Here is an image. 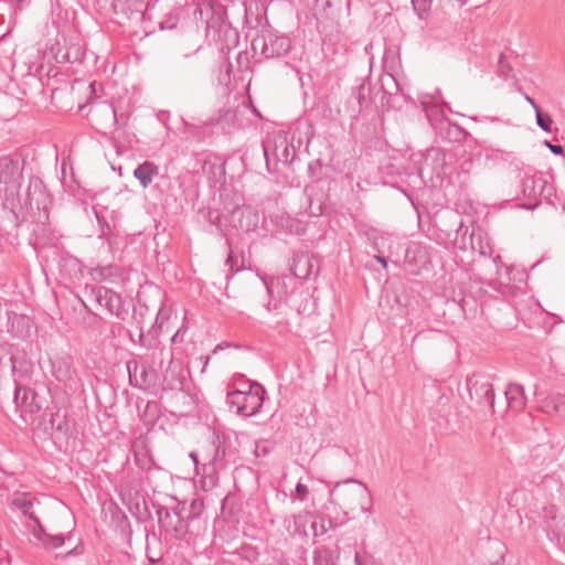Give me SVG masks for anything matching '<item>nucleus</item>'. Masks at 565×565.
<instances>
[{
    "label": "nucleus",
    "mask_w": 565,
    "mask_h": 565,
    "mask_svg": "<svg viewBox=\"0 0 565 565\" xmlns=\"http://www.w3.org/2000/svg\"><path fill=\"white\" fill-rule=\"evenodd\" d=\"M331 502L339 505L347 515L352 518L360 513H370L372 495L369 488L361 481L350 478L337 482L330 490Z\"/></svg>",
    "instance_id": "1"
},
{
    "label": "nucleus",
    "mask_w": 565,
    "mask_h": 565,
    "mask_svg": "<svg viewBox=\"0 0 565 565\" xmlns=\"http://www.w3.org/2000/svg\"><path fill=\"white\" fill-rule=\"evenodd\" d=\"M23 163L18 157H0V183L6 184V203L13 210L20 202Z\"/></svg>",
    "instance_id": "2"
},
{
    "label": "nucleus",
    "mask_w": 565,
    "mask_h": 565,
    "mask_svg": "<svg viewBox=\"0 0 565 565\" xmlns=\"http://www.w3.org/2000/svg\"><path fill=\"white\" fill-rule=\"evenodd\" d=\"M209 461L203 465L204 470L210 475L211 479L220 470L227 466L236 463L238 460V451L232 445V441L224 435H214L209 447Z\"/></svg>",
    "instance_id": "3"
},
{
    "label": "nucleus",
    "mask_w": 565,
    "mask_h": 565,
    "mask_svg": "<svg viewBox=\"0 0 565 565\" xmlns=\"http://www.w3.org/2000/svg\"><path fill=\"white\" fill-rule=\"evenodd\" d=\"M266 391L257 382L248 384V388L236 390L227 394V403L236 408L238 415L250 417L257 414L264 403Z\"/></svg>",
    "instance_id": "4"
},
{
    "label": "nucleus",
    "mask_w": 565,
    "mask_h": 565,
    "mask_svg": "<svg viewBox=\"0 0 565 565\" xmlns=\"http://www.w3.org/2000/svg\"><path fill=\"white\" fill-rule=\"evenodd\" d=\"M252 50L263 58H280L291 50V40L286 35H259L252 41Z\"/></svg>",
    "instance_id": "5"
},
{
    "label": "nucleus",
    "mask_w": 565,
    "mask_h": 565,
    "mask_svg": "<svg viewBox=\"0 0 565 565\" xmlns=\"http://www.w3.org/2000/svg\"><path fill=\"white\" fill-rule=\"evenodd\" d=\"M183 512H185L184 504L180 511H175V520H173V516L166 507H159L157 509L159 526L163 529L167 536L178 541L185 539L189 532V525L186 522L188 519L184 516Z\"/></svg>",
    "instance_id": "6"
},
{
    "label": "nucleus",
    "mask_w": 565,
    "mask_h": 565,
    "mask_svg": "<svg viewBox=\"0 0 565 565\" xmlns=\"http://www.w3.org/2000/svg\"><path fill=\"white\" fill-rule=\"evenodd\" d=\"M467 387L471 401L481 408L493 409L494 391L493 385L486 375L473 374L467 380Z\"/></svg>",
    "instance_id": "7"
},
{
    "label": "nucleus",
    "mask_w": 565,
    "mask_h": 565,
    "mask_svg": "<svg viewBox=\"0 0 565 565\" xmlns=\"http://www.w3.org/2000/svg\"><path fill=\"white\" fill-rule=\"evenodd\" d=\"M92 295L100 307H105L109 313L115 315L118 319L125 320L128 310L119 294L106 287L97 286L92 288Z\"/></svg>",
    "instance_id": "8"
},
{
    "label": "nucleus",
    "mask_w": 565,
    "mask_h": 565,
    "mask_svg": "<svg viewBox=\"0 0 565 565\" xmlns=\"http://www.w3.org/2000/svg\"><path fill=\"white\" fill-rule=\"evenodd\" d=\"M552 185L542 177V174H524L521 179V193L524 199L539 202L541 198L547 199L552 194Z\"/></svg>",
    "instance_id": "9"
},
{
    "label": "nucleus",
    "mask_w": 565,
    "mask_h": 565,
    "mask_svg": "<svg viewBox=\"0 0 565 565\" xmlns=\"http://www.w3.org/2000/svg\"><path fill=\"white\" fill-rule=\"evenodd\" d=\"M89 116L100 128L111 130L116 129L118 126L116 109L113 104L107 100H96L92 103Z\"/></svg>",
    "instance_id": "10"
},
{
    "label": "nucleus",
    "mask_w": 565,
    "mask_h": 565,
    "mask_svg": "<svg viewBox=\"0 0 565 565\" xmlns=\"http://www.w3.org/2000/svg\"><path fill=\"white\" fill-rule=\"evenodd\" d=\"M49 195L45 185L39 177H31L25 193L24 205L26 209L42 210L46 207Z\"/></svg>",
    "instance_id": "11"
},
{
    "label": "nucleus",
    "mask_w": 565,
    "mask_h": 565,
    "mask_svg": "<svg viewBox=\"0 0 565 565\" xmlns=\"http://www.w3.org/2000/svg\"><path fill=\"white\" fill-rule=\"evenodd\" d=\"M318 260L308 252H300L294 255L290 270L299 279H308L311 275L318 274Z\"/></svg>",
    "instance_id": "12"
},
{
    "label": "nucleus",
    "mask_w": 565,
    "mask_h": 565,
    "mask_svg": "<svg viewBox=\"0 0 565 565\" xmlns=\"http://www.w3.org/2000/svg\"><path fill=\"white\" fill-rule=\"evenodd\" d=\"M542 518L548 533L557 540L565 536V518L558 514V508L555 504L544 507Z\"/></svg>",
    "instance_id": "13"
},
{
    "label": "nucleus",
    "mask_w": 565,
    "mask_h": 565,
    "mask_svg": "<svg viewBox=\"0 0 565 565\" xmlns=\"http://www.w3.org/2000/svg\"><path fill=\"white\" fill-rule=\"evenodd\" d=\"M232 223L242 231L248 232L257 226L258 215L252 206H236L232 211Z\"/></svg>",
    "instance_id": "14"
},
{
    "label": "nucleus",
    "mask_w": 565,
    "mask_h": 565,
    "mask_svg": "<svg viewBox=\"0 0 565 565\" xmlns=\"http://www.w3.org/2000/svg\"><path fill=\"white\" fill-rule=\"evenodd\" d=\"M36 394L29 387L21 386L15 382L14 403L21 413L33 414L40 409L35 402Z\"/></svg>",
    "instance_id": "15"
},
{
    "label": "nucleus",
    "mask_w": 565,
    "mask_h": 565,
    "mask_svg": "<svg viewBox=\"0 0 565 565\" xmlns=\"http://www.w3.org/2000/svg\"><path fill=\"white\" fill-rule=\"evenodd\" d=\"M134 457L136 465L146 471L151 470L153 467L158 468L153 457L151 456L145 440L138 439L132 444Z\"/></svg>",
    "instance_id": "16"
},
{
    "label": "nucleus",
    "mask_w": 565,
    "mask_h": 565,
    "mask_svg": "<svg viewBox=\"0 0 565 565\" xmlns=\"http://www.w3.org/2000/svg\"><path fill=\"white\" fill-rule=\"evenodd\" d=\"M34 500L35 498L31 493L17 492L13 494L12 505L20 510L31 521H33L34 525H38V523H40V520L32 511Z\"/></svg>",
    "instance_id": "17"
},
{
    "label": "nucleus",
    "mask_w": 565,
    "mask_h": 565,
    "mask_svg": "<svg viewBox=\"0 0 565 565\" xmlns=\"http://www.w3.org/2000/svg\"><path fill=\"white\" fill-rule=\"evenodd\" d=\"M32 535L33 537L40 542L45 548H56L64 544L65 537L62 534L58 535H51L47 534L43 527V525L38 523V525H34L32 529Z\"/></svg>",
    "instance_id": "18"
},
{
    "label": "nucleus",
    "mask_w": 565,
    "mask_h": 565,
    "mask_svg": "<svg viewBox=\"0 0 565 565\" xmlns=\"http://www.w3.org/2000/svg\"><path fill=\"white\" fill-rule=\"evenodd\" d=\"M505 397L509 407L514 412H521L525 407L526 398L524 388L520 384H510L505 390Z\"/></svg>",
    "instance_id": "19"
},
{
    "label": "nucleus",
    "mask_w": 565,
    "mask_h": 565,
    "mask_svg": "<svg viewBox=\"0 0 565 565\" xmlns=\"http://www.w3.org/2000/svg\"><path fill=\"white\" fill-rule=\"evenodd\" d=\"M470 245L473 252L481 256H492L493 249L487 234L481 230H473L470 233Z\"/></svg>",
    "instance_id": "20"
},
{
    "label": "nucleus",
    "mask_w": 565,
    "mask_h": 565,
    "mask_svg": "<svg viewBox=\"0 0 565 565\" xmlns=\"http://www.w3.org/2000/svg\"><path fill=\"white\" fill-rule=\"evenodd\" d=\"M541 409L548 414L565 419V395H551L542 401Z\"/></svg>",
    "instance_id": "21"
},
{
    "label": "nucleus",
    "mask_w": 565,
    "mask_h": 565,
    "mask_svg": "<svg viewBox=\"0 0 565 565\" xmlns=\"http://www.w3.org/2000/svg\"><path fill=\"white\" fill-rule=\"evenodd\" d=\"M159 168L151 161H145L134 170V177L139 181L142 188H148L153 178L158 175Z\"/></svg>",
    "instance_id": "22"
},
{
    "label": "nucleus",
    "mask_w": 565,
    "mask_h": 565,
    "mask_svg": "<svg viewBox=\"0 0 565 565\" xmlns=\"http://www.w3.org/2000/svg\"><path fill=\"white\" fill-rule=\"evenodd\" d=\"M237 122V110L233 108H223L218 114L212 117L206 126H221L223 129L235 126Z\"/></svg>",
    "instance_id": "23"
},
{
    "label": "nucleus",
    "mask_w": 565,
    "mask_h": 565,
    "mask_svg": "<svg viewBox=\"0 0 565 565\" xmlns=\"http://www.w3.org/2000/svg\"><path fill=\"white\" fill-rule=\"evenodd\" d=\"M90 276L96 281H115L120 276L116 265L97 266L90 270Z\"/></svg>",
    "instance_id": "24"
},
{
    "label": "nucleus",
    "mask_w": 565,
    "mask_h": 565,
    "mask_svg": "<svg viewBox=\"0 0 565 565\" xmlns=\"http://www.w3.org/2000/svg\"><path fill=\"white\" fill-rule=\"evenodd\" d=\"M127 369L129 372V379H130L131 383H132L134 379L137 381V373H138V371H140L141 381L138 385L147 386V385L151 384V379H150L147 365L139 364L137 361H129L127 363Z\"/></svg>",
    "instance_id": "25"
},
{
    "label": "nucleus",
    "mask_w": 565,
    "mask_h": 565,
    "mask_svg": "<svg viewBox=\"0 0 565 565\" xmlns=\"http://www.w3.org/2000/svg\"><path fill=\"white\" fill-rule=\"evenodd\" d=\"M370 94H371V87L367 83L364 81L359 84L358 86L352 88L351 97L356 100L359 104V111L362 110V108L367 107L370 102Z\"/></svg>",
    "instance_id": "26"
},
{
    "label": "nucleus",
    "mask_w": 565,
    "mask_h": 565,
    "mask_svg": "<svg viewBox=\"0 0 565 565\" xmlns=\"http://www.w3.org/2000/svg\"><path fill=\"white\" fill-rule=\"evenodd\" d=\"M268 294L273 298H277L279 300L284 299L287 294V285L280 277H273L268 281L265 282Z\"/></svg>",
    "instance_id": "27"
},
{
    "label": "nucleus",
    "mask_w": 565,
    "mask_h": 565,
    "mask_svg": "<svg viewBox=\"0 0 565 565\" xmlns=\"http://www.w3.org/2000/svg\"><path fill=\"white\" fill-rule=\"evenodd\" d=\"M334 552L326 546L316 548L313 552V565H335Z\"/></svg>",
    "instance_id": "28"
},
{
    "label": "nucleus",
    "mask_w": 565,
    "mask_h": 565,
    "mask_svg": "<svg viewBox=\"0 0 565 565\" xmlns=\"http://www.w3.org/2000/svg\"><path fill=\"white\" fill-rule=\"evenodd\" d=\"M159 404L154 401H149L140 416L145 424L153 425L159 417Z\"/></svg>",
    "instance_id": "29"
},
{
    "label": "nucleus",
    "mask_w": 565,
    "mask_h": 565,
    "mask_svg": "<svg viewBox=\"0 0 565 565\" xmlns=\"http://www.w3.org/2000/svg\"><path fill=\"white\" fill-rule=\"evenodd\" d=\"M204 501L202 498H193L188 507V509L185 508V511H186V514H184V516L188 519V520H192V519H196L199 518L203 511H204Z\"/></svg>",
    "instance_id": "30"
},
{
    "label": "nucleus",
    "mask_w": 565,
    "mask_h": 565,
    "mask_svg": "<svg viewBox=\"0 0 565 565\" xmlns=\"http://www.w3.org/2000/svg\"><path fill=\"white\" fill-rule=\"evenodd\" d=\"M239 559L246 561L248 563H254L258 559L259 553L256 547L252 545H243L239 550L233 553Z\"/></svg>",
    "instance_id": "31"
},
{
    "label": "nucleus",
    "mask_w": 565,
    "mask_h": 565,
    "mask_svg": "<svg viewBox=\"0 0 565 565\" xmlns=\"http://www.w3.org/2000/svg\"><path fill=\"white\" fill-rule=\"evenodd\" d=\"M66 51V61L67 63H77L82 62L85 56V51L77 43L70 44L65 47Z\"/></svg>",
    "instance_id": "32"
},
{
    "label": "nucleus",
    "mask_w": 565,
    "mask_h": 565,
    "mask_svg": "<svg viewBox=\"0 0 565 565\" xmlns=\"http://www.w3.org/2000/svg\"><path fill=\"white\" fill-rule=\"evenodd\" d=\"M354 563L355 565H381V563L366 550L355 552Z\"/></svg>",
    "instance_id": "33"
},
{
    "label": "nucleus",
    "mask_w": 565,
    "mask_h": 565,
    "mask_svg": "<svg viewBox=\"0 0 565 565\" xmlns=\"http://www.w3.org/2000/svg\"><path fill=\"white\" fill-rule=\"evenodd\" d=\"M433 0H412V6L419 19H424L431 9Z\"/></svg>",
    "instance_id": "34"
},
{
    "label": "nucleus",
    "mask_w": 565,
    "mask_h": 565,
    "mask_svg": "<svg viewBox=\"0 0 565 565\" xmlns=\"http://www.w3.org/2000/svg\"><path fill=\"white\" fill-rule=\"evenodd\" d=\"M226 265L230 266V270L232 273H237L245 267L244 257L238 256L233 250H231L226 258Z\"/></svg>",
    "instance_id": "35"
},
{
    "label": "nucleus",
    "mask_w": 565,
    "mask_h": 565,
    "mask_svg": "<svg viewBox=\"0 0 565 565\" xmlns=\"http://www.w3.org/2000/svg\"><path fill=\"white\" fill-rule=\"evenodd\" d=\"M535 116H536L537 126L541 129H543L545 132H551L552 124H553L552 117L548 114L543 113L541 109H537V111L535 113Z\"/></svg>",
    "instance_id": "36"
},
{
    "label": "nucleus",
    "mask_w": 565,
    "mask_h": 565,
    "mask_svg": "<svg viewBox=\"0 0 565 565\" xmlns=\"http://www.w3.org/2000/svg\"><path fill=\"white\" fill-rule=\"evenodd\" d=\"M143 311H148V308L145 307H140L139 309H134V315H132V319L136 321V324H137V328L139 330V337L142 338L143 337V327H142V320H143Z\"/></svg>",
    "instance_id": "37"
},
{
    "label": "nucleus",
    "mask_w": 565,
    "mask_h": 565,
    "mask_svg": "<svg viewBox=\"0 0 565 565\" xmlns=\"http://www.w3.org/2000/svg\"><path fill=\"white\" fill-rule=\"evenodd\" d=\"M512 71V67L510 64L505 61V57L503 54L500 55L499 62H498V72L501 76L507 77L508 74Z\"/></svg>",
    "instance_id": "38"
},
{
    "label": "nucleus",
    "mask_w": 565,
    "mask_h": 565,
    "mask_svg": "<svg viewBox=\"0 0 565 565\" xmlns=\"http://www.w3.org/2000/svg\"><path fill=\"white\" fill-rule=\"evenodd\" d=\"M493 263L495 265L497 275H498L499 278H502V275H503L502 271L503 270H504L505 275L509 276V267L504 266L500 255H497L495 257H493Z\"/></svg>",
    "instance_id": "39"
},
{
    "label": "nucleus",
    "mask_w": 565,
    "mask_h": 565,
    "mask_svg": "<svg viewBox=\"0 0 565 565\" xmlns=\"http://www.w3.org/2000/svg\"><path fill=\"white\" fill-rule=\"evenodd\" d=\"M296 494H297V498L301 501L306 500L307 495H308V488L307 486L298 482L297 486H296Z\"/></svg>",
    "instance_id": "40"
},
{
    "label": "nucleus",
    "mask_w": 565,
    "mask_h": 565,
    "mask_svg": "<svg viewBox=\"0 0 565 565\" xmlns=\"http://www.w3.org/2000/svg\"><path fill=\"white\" fill-rule=\"evenodd\" d=\"M544 146H546L554 154L562 156L564 154V148L561 145H553L551 141L545 140Z\"/></svg>",
    "instance_id": "41"
},
{
    "label": "nucleus",
    "mask_w": 565,
    "mask_h": 565,
    "mask_svg": "<svg viewBox=\"0 0 565 565\" xmlns=\"http://www.w3.org/2000/svg\"><path fill=\"white\" fill-rule=\"evenodd\" d=\"M54 58L57 63H67L66 61V51L65 49H58L55 53H54Z\"/></svg>",
    "instance_id": "42"
},
{
    "label": "nucleus",
    "mask_w": 565,
    "mask_h": 565,
    "mask_svg": "<svg viewBox=\"0 0 565 565\" xmlns=\"http://www.w3.org/2000/svg\"><path fill=\"white\" fill-rule=\"evenodd\" d=\"M254 454L256 457H264L268 454V449L264 445L256 444Z\"/></svg>",
    "instance_id": "43"
},
{
    "label": "nucleus",
    "mask_w": 565,
    "mask_h": 565,
    "mask_svg": "<svg viewBox=\"0 0 565 565\" xmlns=\"http://www.w3.org/2000/svg\"><path fill=\"white\" fill-rule=\"evenodd\" d=\"M281 146H284V150L281 153V157H279V160L287 162L289 160V147L287 145V141L286 140L281 141Z\"/></svg>",
    "instance_id": "44"
},
{
    "label": "nucleus",
    "mask_w": 565,
    "mask_h": 565,
    "mask_svg": "<svg viewBox=\"0 0 565 565\" xmlns=\"http://www.w3.org/2000/svg\"><path fill=\"white\" fill-rule=\"evenodd\" d=\"M333 527V522L332 520H328L327 521V524H326V520H321V529H320V534H324L328 532V530L332 529Z\"/></svg>",
    "instance_id": "45"
},
{
    "label": "nucleus",
    "mask_w": 565,
    "mask_h": 565,
    "mask_svg": "<svg viewBox=\"0 0 565 565\" xmlns=\"http://www.w3.org/2000/svg\"><path fill=\"white\" fill-rule=\"evenodd\" d=\"M172 342L173 343H177V342H182L183 341V333L181 332V330H178L173 337H172Z\"/></svg>",
    "instance_id": "46"
},
{
    "label": "nucleus",
    "mask_w": 565,
    "mask_h": 565,
    "mask_svg": "<svg viewBox=\"0 0 565 565\" xmlns=\"http://www.w3.org/2000/svg\"><path fill=\"white\" fill-rule=\"evenodd\" d=\"M525 99L533 107L535 113L537 111V109H541L540 106L536 104V102L532 97H530L529 95H525Z\"/></svg>",
    "instance_id": "47"
},
{
    "label": "nucleus",
    "mask_w": 565,
    "mask_h": 565,
    "mask_svg": "<svg viewBox=\"0 0 565 565\" xmlns=\"http://www.w3.org/2000/svg\"><path fill=\"white\" fill-rule=\"evenodd\" d=\"M263 150H264V156L266 159V166H267V169L269 170L268 147L266 143H263Z\"/></svg>",
    "instance_id": "48"
},
{
    "label": "nucleus",
    "mask_w": 565,
    "mask_h": 565,
    "mask_svg": "<svg viewBox=\"0 0 565 565\" xmlns=\"http://www.w3.org/2000/svg\"><path fill=\"white\" fill-rule=\"evenodd\" d=\"M10 363H11V371H12V374L13 376L15 375V372H17V366H15V360H14V356L11 354L10 358Z\"/></svg>",
    "instance_id": "49"
},
{
    "label": "nucleus",
    "mask_w": 565,
    "mask_h": 565,
    "mask_svg": "<svg viewBox=\"0 0 565 565\" xmlns=\"http://www.w3.org/2000/svg\"><path fill=\"white\" fill-rule=\"evenodd\" d=\"M81 552L78 551L77 547H74L72 550H70L67 553H65L62 557H67V556H71V555H78Z\"/></svg>",
    "instance_id": "50"
},
{
    "label": "nucleus",
    "mask_w": 565,
    "mask_h": 565,
    "mask_svg": "<svg viewBox=\"0 0 565 565\" xmlns=\"http://www.w3.org/2000/svg\"><path fill=\"white\" fill-rule=\"evenodd\" d=\"M375 259H376L380 264H382L384 267H386V266H387V262H386V258H385L384 256L376 255V256H375Z\"/></svg>",
    "instance_id": "51"
},
{
    "label": "nucleus",
    "mask_w": 565,
    "mask_h": 565,
    "mask_svg": "<svg viewBox=\"0 0 565 565\" xmlns=\"http://www.w3.org/2000/svg\"><path fill=\"white\" fill-rule=\"evenodd\" d=\"M56 429L60 430V431L66 430L67 429V423L66 422H60L56 425Z\"/></svg>",
    "instance_id": "52"
},
{
    "label": "nucleus",
    "mask_w": 565,
    "mask_h": 565,
    "mask_svg": "<svg viewBox=\"0 0 565 565\" xmlns=\"http://www.w3.org/2000/svg\"><path fill=\"white\" fill-rule=\"evenodd\" d=\"M0 354H9V347L6 344L0 345Z\"/></svg>",
    "instance_id": "53"
},
{
    "label": "nucleus",
    "mask_w": 565,
    "mask_h": 565,
    "mask_svg": "<svg viewBox=\"0 0 565 565\" xmlns=\"http://www.w3.org/2000/svg\"><path fill=\"white\" fill-rule=\"evenodd\" d=\"M209 216H210V221H211L212 223H216V221H218V217H220V216H218V214H216V215H215V218H214V220H212V213H211V212H209Z\"/></svg>",
    "instance_id": "54"
},
{
    "label": "nucleus",
    "mask_w": 565,
    "mask_h": 565,
    "mask_svg": "<svg viewBox=\"0 0 565 565\" xmlns=\"http://www.w3.org/2000/svg\"><path fill=\"white\" fill-rule=\"evenodd\" d=\"M191 457L193 458L194 463H195V466L198 467V463H199V462H198V457H196V455H195L194 452H192V454H191Z\"/></svg>",
    "instance_id": "55"
},
{
    "label": "nucleus",
    "mask_w": 565,
    "mask_h": 565,
    "mask_svg": "<svg viewBox=\"0 0 565 565\" xmlns=\"http://www.w3.org/2000/svg\"><path fill=\"white\" fill-rule=\"evenodd\" d=\"M311 526H312V529L315 530V535H318V532H317V529H316L317 523H316V522H312V525H311Z\"/></svg>",
    "instance_id": "56"
},
{
    "label": "nucleus",
    "mask_w": 565,
    "mask_h": 565,
    "mask_svg": "<svg viewBox=\"0 0 565 565\" xmlns=\"http://www.w3.org/2000/svg\"><path fill=\"white\" fill-rule=\"evenodd\" d=\"M18 3H19V4H20V3H23V0H18Z\"/></svg>",
    "instance_id": "57"
}]
</instances>
